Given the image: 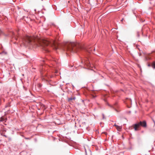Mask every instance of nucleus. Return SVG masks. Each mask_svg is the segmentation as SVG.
Instances as JSON below:
<instances>
[{
	"label": "nucleus",
	"mask_w": 155,
	"mask_h": 155,
	"mask_svg": "<svg viewBox=\"0 0 155 155\" xmlns=\"http://www.w3.org/2000/svg\"><path fill=\"white\" fill-rule=\"evenodd\" d=\"M75 46V44L73 42H67L65 45V49L68 51L73 52V48Z\"/></svg>",
	"instance_id": "2"
},
{
	"label": "nucleus",
	"mask_w": 155,
	"mask_h": 155,
	"mask_svg": "<svg viewBox=\"0 0 155 155\" xmlns=\"http://www.w3.org/2000/svg\"><path fill=\"white\" fill-rule=\"evenodd\" d=\"M151 66L153 68H155V61H154L153 62V63L152 64Z\"/></svg>",
	"instance_id": "8"
},
{
	"label": "nucleus",
	"mask_w": 155,
	"mask_h": 155,
	"mask_svg": "<svg viewBox=\"0 0 155 155\" xmlns=\"http://www.w3.org/2000/svg\"><path fill=\"white\" fill-rule=\"evenodd\" d=\"M75 99V97H70L68 98V101L71 102V101L72 100H74Z\"/></svg>",
	"instance_id": "6"
},
{
	"label": "nucleus",
	"mask_w": 155,
	"mask_h": 155,
	"mask_svg": "<svg viewBox=\"0 0 155 155\" xmlns=\"http://www.w3.org/2000/svg\"><path fill=\"white\" fill-rule=\"evenodd\" d=\"M153 122H154V123H155V122L154 121H153Z\"/></svg>",
	"instance_id": "15"
},
{
	"label": "nucleus",
	"mask_w": 155,
	"mask_h": 155,
	"mask_svg": "<svg viewBox=\"0 0 155 155\" xmlns=\"http://www.w3.org/2000/svg\"><path fill=\"white\" fill-rule=\"evenodd\" d=\"M3 120H1V121H2Z\"/></svg>",
	"instance_id": "14"
},
{
	"label": "nucleus",
	"mask_w": 155,
	"mask_h": 155,
	"mask_svg": "<svg viewBox=\"0 0 155 155\" xmlns=\"http://www.w3.org/2000/svg\"><path fill=\"white\" fill-rule=\"evenodd\" d=\"M93 97H95V96H93Z\"/></svg>",
	"instance_id": "13"
},
{
	"label": "nucleus",
	"mask_w": 155,
	"mask_h": 155,
	"mask_svg": "<svg viewBox=\"0 0 155 155\" xmlns=\"http://www.w3.org/2000/svg\"><path fill=\"white\" fill-rule=\"evenodd\" d=\"M10 106V105H9V104L8 103V104H7V105H6V106L5 107H7V106Z\"/></svg>",
	"instance_id": "9"
},
{
	"label": "nucleus",
	"mask_w": 155,
	"mask_h": 155,
	"mask_svg": "<svg viewBox=\"0 0 155 155\" xmlns=\"http://www.w3.org/2000/svg\"><path fill=\"white\" fill-rule=\"evenodd\" d=\"M102 116H103V119H104V114H103Z\"/></svg>",
	"instance_id": "10"
},
{
	"label": "nucleus",
	"mask_w": 155,
	"mask_h": 155,
	"mask_svg": "<svg viewBox=\"0 0 155 155\" xmlns=\"http://www.w3.org/2000/svg\"><path fill=\"white\" fill-rule=\"evenodd\" d=\"M114 126L116 127V129H117V130L119 131H120L122 127L121 126H118L115 124H114Z\"/></svg>",
	"instance_id": "4"
},
{
	"label": "nucleus",
	"mask_w": 155,
	"mask_h": 155,
	"mask_svg": "<svg viewBox=\"0 0 155 155\" xmlns=\"http://www.w3.org/2000/svg\"><path fill=\"white\" fill-rule=\"evenodd\" d=\"M23 44L25 46H28L29 45H33L35 44H38V45H41L45 48L49 44V42L47 40L40 39L38 38L26 36L23 41Z\"/></svg>",
	"instance_id": "1"
},
{
	"label": "nucleus",
	"mask_w": 155,
	"mask_h": 155,
	"mask_svg": "<svg viewBox=\"0 0 155 155\" xmlns=\"http://www.w3.org/2000/svg\"><path fill=\"white\" fill-rule=\"evenodd\" d=\"M51 43H52V45L54 46V48L55 49H58V47L56 46V45H55L54 42L53 41H52V42H51Z\"/></svg>",
	"instance_id": "5"
},
{
	"label": "nucleus",
	"mask_w": 155,
	"mask_h": 155,
	"mask_svg": "<svg viewBox=\"0 0 155 155\" xmlns=\"http://www.w3.org/2000/svg\"><path fill=\"white\" fill-rule=\"evenodd\" d=\"M124 20V19L123 18L121 20V21H123V20Z\"/></svg>",
	"instance_id": "11"
},
{
	"label": "nucleus",
	"mask_w": 155,
	"mask_h": 155,
	"mask_svg": "<svg viewBox=\"0 0 155 155\" xmlns=\"http://www.w3.org/2000/svg\"><path fill=\"white\" fill-rule=\"evenodd\" d=\"M141 126L143 127H146L147 124L145 121H143L142 122L140 121L139 123L135 124L133 125V127L134 129L135 130L137 131L139 130V129Z\"/></svg>",
	"instance_id": "3"
},
{
	"label": "nucleus",
	"mask_w": 155,
	"mask_h": 155,
	"mask_svg": "<svg viewBox=\"0 0 155 155\" xmlns=\"http://www.w3.org/2000/svg\"><path fill=\"white\" fill-rule=\"evenodd\" d=\"M117 103H115V104L113 105V107L115 109V110H116V111H117V110H116V108L117 107Z\"/></svg>",
	"instance_id": "7"
},
{
	"label": "nucleus",
	"mask_w": 155,
	"mask_h": 155,
	"mask_svg": "<svg viewBox=\"0 0 155 155\" xmlns=\"http://www.w3.org/2000/svg\"><path fill=\"white\" fill-rule=\"evenodd\" d=\"M87 62H86L85 63L86 64H87Z\"/></svg>",
	"instance_id": "12"
}]
</instances>
